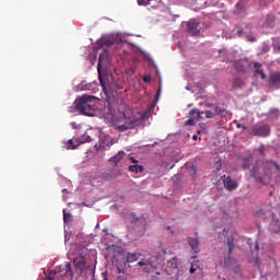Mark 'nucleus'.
I'll return each mask as SVG.
<instances>
[{"instance_id": "nucleus-1", "label": "nucleus", "mask_w": 280, "mask_h": 280, "mask_svg": "<svg viewBox=\"0 0 280 280\" xmlns=\"http://www.w3.org/2000/svg\"><path fill=\"white\" fill-rule=\"evenodd\" d=\"M74 106L81 115L93 117L95 115V96L83 95L74 101Z\"/></svg>"}, {"instance_id": "nucleus-2", "label": "nucleus", "mask_w": 280, "mask_h": 280, "mask_svg": "<svg viewBox=\"0 0 280 280\" xmlns=\"http://www.w3.org/2000/svg\"><path fill=\"white\" fill-rule=\"evenodd\" d=\"M128 220L136 232L137 237H143V235H145V226H148L145 219L138 218L136 213H130Z\"/></svg>"}, {"instance_id": "nucleus-3", "label": "nucleus", "mask_w": 280, "mask_h": 280, "mask_svg": "<svg viewBox=\"0 0 280 280\" xmlns=\"http://www.w3.org/2000/svg\"><path fill=\"white\" fill-rule=\"evenodd\" d=\"M139 124H141V118H137L133 115L128 116V114H124V124L116 125V130L118 132H126V130L137 128Z\"/></svg>"}, {"instance_id": "nucleus-4", "label": "nucleus", "mask_w": 280, "mask_h": 280, "mask_svg": "<svg viewBox=\"0 0 280 280\" xmlns=\"http://www.w3.org/2000/svg\"><path fill=\"white\" fill-rule=\"evenodd\" d=\"M185 27H186V32H187V34H189V36H199L200 22H198L197 20H190L188 22H185Z\"/></svg>"}, {"instance_id": "nucleus-5", "label": "nucleus", "mask_w": 280, "mask_h": 280, "mask_svg": "<svg viewBox=\"0 0 280 280\" xmlns=\"http://www.w3.org/2000/svg\"><path fill=\"white\" fill-rule=\"evenodd\" d=\"M249 135H254V137H268V135H270V126H254L249 131Z\"/></svg>"}, {"instance_id": "nucleus-6", "label": "nucleus", "mask_w": 280, "mask_h": 280, "mask_svg": "<svg viewBox=\"0 0 280 280\" xmlns=\"http://www.w3.org/2000/svg\"><path fill=\"white\" fill-rule=\"evenodd\" d=\"M74 264V268L75 270L79 272V275H84V272L86 271V258H84V256L79 255L77 258H74L73 260Z\"/></svg>"}, {"instance_id": "nucleus-7", "label": "nucleus", "mask_w": 280, "mask_h": 280, "mask_svg": "<svg viewBox=\"0 0 280 280\" xmlns=\"http://www.w3.org/2000/svg\"><path fill=\"white\" fill-rule=\"evenodd\" d=\"M56 273L59 277H73V270L71 269V262H66L56 268Z\"/></svg>"}, {"instance_id": "nucleus-8", "label": "nucleus", "mask_w": 280, "mask_h": 280, "mask_svg": "<svg viewBox=\"0 0 280 280\" xmlns=\"http://www.w3.org/2000/svg\"><path fill=\"white\" fill-rule=\"evenodd\" d=\"M223 185L228 191H235L237 189V180L232 178L231 176L224 175L222 177Z\"/></svg>"}, {"instance_id": "nucleus-9", "label": "nucleus", "mask_w": 280, "mask_h": 280, "mask_svg": "<svg viewBox=\"0 0 280 280\" xmlns=\"http://www.w3.org/2000/svg\"><path fill=\"white\" fill-rule=\"evenodd\" d=\"M187 244L190 246L191 253H195V255H198L200 253V241L198 238L188 237Z\"/></svg>"}, {"instance_id": "nucleus-10", "label": "nucleus", "mask_w": 280, "mask_h": 280, "mask_svg": "<svg viewBox=\"0 0 280 280\" xmlns=\"http://www.w3.org/2000/svg\"><path fill=\"white\" fill-rule=\"evenodd\" d=\"M249 68L250 62H248V60H241L235 65L236 71H240L241 73H246V71H248Z\"/></svg>"}, {"instance_id": "nucleus-11", "label": "nucleus", "mask_w": 280, "mask_h": 280, "mask_svg": "<svg viewBox=\"0 0 280 280\" xmlns=\"http://www.w3.org/2000/svg\"><path fill=\"white\" fill-rule=\"evenodd\" d=\"M137 266L140 268H143L144 272H149L150 268H152V260L150 258H141L138 262Z\"/></svg>"}, {"instance_id": "nucleus-12", "label": "nucleus", "mask_w": 280, "mask_h": 280, "mask_svg": "<svg viewBox=\"0 0 280 280\" xmlns=\"http://www.w3.org/2000/svg\"><path fill=\"white\" fill-rule=\"evenodd\" d=\"M206 107L211 108L210 110L214 117H218V115H224V109L220 108L215 104L206 103Z\"/></svg>"}, {"instance_id": "nucleus-13", "label": "nucleus", "mask_w": 280, "mask_h": 280, "mask_svg": "<svg viewBox=\"0 0 280 280\" xmlns=\"http://www.w3.org/2000/svg\"><path fill=\"white\" fill-rule=\"evenodd\" d=\"M104 60L106 62H108V49H104L98 57V63H97V71L100 73L101 69H102V62H104Z\"/></svg>"}, {"instance_id": "nucleus-14", "label": "nucleus", "mask_w": 280, "mask_h": 280, "mask_svg": "<svg viewBox=\"0 0 280 280\" xmlns=\"http://www.w3.org/2000/svg\"><path fill=\"white\" fill-rule=\"evenodd\" d=\"M141 259L140 253H128L126 256L127 264H135V261H139Z\"/></svg>"}, {"instance_id": "nucleus-15", "label": "nucleus", "mask_w": 280, "mask_h": 280, "mask_svg": "<svg viewBox=\"0 0 280 280\" xmlns=\"http://www.w3.org/2000/svg\"><path fill=\"white\" fill-rule=\"evenodd\" d=\"M255 67V71H254V75L255 78L259 77L261 78V80H266V73H264V70L261 69V63L259 62H255L254 63Z\"/></svg>"}, {"instance_id": "nucleus-16", "label": "nucleus", "mask_w": 280, "mask_h": 280, "mask_svg": "<svg viewBox=\"0 0 280 280\" xmlns=\"http://www.w3.org/2000/svg\"><path fill=\"white\" fill-rule=\"evenodd\" d=\"M196 259H198V256H192V261L190 262L189 269L190 275H194V272L200 268V261Z\"/></svg>"}, {"instance_id": "nucleus-17", "label": "nucleus", "mask_w": 280, "mask_h": 280, "mask_svg": "<svg viewBox=\"0 0 280 280\" xmlns=\"http://www.w3.org/2000/svg\"><path fill=\"white\" fill-rule=\"evenodd\" d=\"M125 156L126 152L119 151L116 155L109 159V162L114 163V165H117Z\"/></svg>"}, {"instance_id": "nucleus-18", "label": "nucleus", "mask_w": 280, "mask_h": 280, "mask_svg": "<svg viewBox=\"0 0 280 280\" xmlns=\"http://www.w3.org/2000/svg\"><path fill=\"white\" fill-rule=\"evenodd\" d=\"M279 82H280V72L271 73L269 78V84H271V86H275V84H279Z\"/></svg>"}, {"instance_id": "nucleus-19", "label": "nucleus", "mask_w": 280, "mask_h": 280, "mask_svg": "<svg viewBox=\"0 0 280 280\" xmlns=\"http://www.w3.org/2000/svg\"><path fill=\"white\" fill-rule=\"evenodd\" d=\"M226 246L229 247V254L231 255L235 250V238L233 236L226 238Z\"/></svg>"}, {"instance_id": "nucleus-20", "label": "nucleus", "mask_w": 280, "mask_h": 280, "mask_svg": "<svg viewBox=\"0 0 280 280\" xmlns=\"http://www.w3.org/2000/svg\"><path fill=\"white\" fill-rule=\"evenodd\" d=\"M191 119H202V113H200V109L194 108L189 112Z\"/></svg>"}, {"instance_id": "nucleus-21", "label": "nucleus", "mask_w": 280, "mask_h": 280, "mask_svg": "<svg viewBox=\"0 0 280 280\" xmlns=\"http://www.w3.org/2000/svg\"><path fill=\"white\" fill-rule=\"evenodd\" d=\"M143 165H139V164H133L129 166V172H133L135 174H139L141 172H143Z\"/></svg>"}, {"instance_id": "nucleus-22", "label": "nucleus", "mask_w": 280, "mask_h": 280, "mask_svg": "<svg viewBox=\"0 0 280 280\" xmlns=\"http://www.w3.org/2000/svg\"><path fill=\"white\" fill-rule=\"evenodd\" d=\"M233 89H242L244 86V80L241 78H235L232 82Z\"/></svg>"}, {"instance_id": "nucleus-23", "label": "nucleus", "mask_w": 280, "mask_h": 280, "mask_svg": "<svg viewBox=\"0 0 280 280\" xmlns=\"http://www.w3.org/2000/svg\"><path fill=\"white\" fill-rule=\"evenodd\" d=\"M265 25L266 27H272V25H275V15L272 14L267 15Z\"/></svg>"}, {"instance_id": "nucleus-24", "label": "nucleus", "mask_w": 280, "mask_h": 280, "mask_svg": "<svg viewBox=\"0 0 280 280\" xmlns=\"http://www.w3.org/2000/svg\"><path fill=\"white\" fill-rule=\"evenodd\" d=\"M110 137L109 136H104L102 139H101V148H106V145H110Z\"/></svg>"}, {"instance_id": "nucleus-25", "label": "nucleus", "mask_w": 280, "mask_h": 280, "mask_svg": "<svg viewBox=\"0 0 280 280\" xmlns=\"http://www.w3.org/2000/svg\"><path fill=\"white\" fill-rule=\"evenodd\" d=\"M187 167V172L188 174H190V176H196L197 171H196V166H194V164H186Z\"/></svg>"}, {"instance_id": "nucleus-26", "label": "nucleus", "mask_w": 280, "mask_h": 280, "mask_svg": "<svg viewBox=\"0 0 280 280\" xmlns=\"http://www.w3.org/2000/svg\"><path fill=\"white\" fill-rule=\"evenodd\" d=\"M167 266L168 268H173V269L178 268V260L176 259V257L168 260Z\"/></svg>"}, {"instance_id": "nucleus-27", "label": "nucleus", "mask_w": 280, "mask_h": 280, "mask_svg": "<svg viewBox=\"0 0 280 280\" xmlns=\"http://www.w3.org/2000/svg\"><path fill=\"white\" fill-rule=\"evenodd\" d=\"M250 163H252L250 158L243 159V168L244 170H249L250 168Z\"/></svg>"}, {"instance_id": "nucleus-28", "label": "nucleus", "mask_w": 280, "mask_h": 280, "mask_svg": "<svg viewBox=\"0 0 280 280\" xmlns=\"http://www.w3.org/2000/svg\"><path fill=\"white\" fill-rule=\"evenodd\" d=\"M71 220H72L71 213H67V211L63 210V222H65V224L71 222Z\"/></svg>"}, {"instance_id": "nucleus-29", "label": "nucleus", "mask_w": 280, "mask_h": 280, "mask_svg": "<svg viewBox=\"0 0 280 280\" xmlns=\"http://www.w3.org/2000/svg\"><path fill=\"white\" fill-rule=\"evenodd\" d=\"M105 110L107 115H115V108H113V105L110 103H107V107H105Z\"/></svg>"}, {"instance_id": "nucleus-30", "label": "nucleus", "mask_w": 280, "mask_h": 280, "mask_svg": "<svg viewBox=\"0 0 280 280\" xmlns=\"http://www.w3.org/2000/svg\"><path fill=\"white\" fill-rule=\"evenodd\" d=\"M81 143H91V136L84 135L80 138Z\"/></svg>"}, {"instance_id": "nucleus-31", "label": "nucleus", "mask_w": 280, "mask_h": 280, "mask_svg": "<svg viewBox=\"0 0 280 280\" xmlns=\"http://www.w3.org/2000/svg\"><path fill=\"white\" fill-rule=\"evenodd\" d=\"M205 115H206V119H213V117H215L213 115V112H211L210 109H207Z\"/></svg>"}, {"instance_id": "nucleus-32", "label": "nucleus", "mask_w": 280, "mask_h": 280, "mask_svg": "<svg viewBox=\"0 0 280 280\" xmlns=\"http://www.w3.org/2000/svg\"><path fill=\"white\" fill-rule=\"evenodd\" d=\"M67 149L75 150V145L73 144V141L71 139L67 141Z\"/></svg>"}, {"instance_id": "nucleus-33", "label": "nucleus", "mask_w": 280, "mask_h": 280, "mask_svg": "<svg viewBox=\"0 0 280 280\" xmlns=\"http://www.w3.org/2000/svg\"><path fill=\"white\" fill-rule=\"evenodd\" d=\"M56 275H58V273L56 272V269H55L54 271H50L48 273L47 279L48 280H54V279H56Z\"/></svg>"}, {"instance_id": "nucleus-34", "label": "nucleus", "mask_w": 280, "mask_h": 280, "mask_svg": "<svg viewBox=\"0 0 280 280\" xmlns=\"http://www.w3.org/2000/svg\"><path fill=\"white\" fill-rule=\"evenodd\" d=\"M186 126H196V120L190 117V118L186 121Z\"/></svg>"}, {"instance_id": "nucleus-35", "label": "nucleus", "mask_w": 280, "mask_h": 280, "mask_svg": "<svg viewBox=\"0 0 280 280\" xmlns=\"http://www.w3.org/2000/svg\"><path fill=\"white\" fill-rule=\"evenodd\" d=\"M130 163H133V165L139 164V161L135 159L133 156L129 158Z\"/></svg>"}, {"instance_id": "nucleus-36", "label": "nucleus", "mask_w": 280, "mask_h": 280, "mask_svg": "<svg viewBox=\"0 0 280 280\" xmlns=\"http://www.w3.org/2000/svg\"><path fill=\"white\" fill-rule=\"evenodd\" d=\"M138 4H140V5H148V2H145V0H138Z\"/></svg>"}, {"instance_id": "nucleus-37", "label": "nucleus", "mask_w": 280, "mask_h": 280, "mask_svg": "<svg viewBox=\"0 0 280 280\" xmlns=\"http://www.w3.org/2000/svg\"><path fill=\"white\" fill-rule=\"evenodd\" d=\"M236 128H243L244 130H247V127L243 124H237Z\"/></svg>"}, {"instance_id": "nucleus-38", "label": "nucleus", "mask_w": 280, "mask_h": 280, "mask_svg": "<svg viewBox=\"0 0 280 280\" xmlns=\"http://www.w3.org/2000/svg\"><path fill=\"white\" fill-rule=\"evenodd\" d=\"M244 5V2H238L237 4H236V8H238V9H242V7Z\"/></svg>"}, {"instance_id": "nucleus-39", "label": "nucleus", "mask_w": 280, "mask_h": 280, "mask_svg": "<svg viewBox=\"0 0 280 280\" xmlns=\"http://www.w3.org/2000/svg\"><path fill=\"white\" fill-rule=\"evenodd\" d=\"M143 82H150V77L144 75V77H143Z\"/></svg>"}, {"instance_id": "nucleus-40", "label": "nucleus", "mask_w": 280, "mask_h": 280, "mask_svg": "<svg viewBox=\"0 0 280 280\" xmlns=\"http://www.w3.org/2000/svg\"><path fill=\"white\" fill-rule=\"evenodd\" d=\"M273 165H275L276 170H278V172H280V166H279V164H277V162H273Z\"/></svg>"}, {"instance_id": "nucleus-41", "label": "nucleus", "mask_w": 280, "mask_h": 280, "mask_svg": "<svg viewBox=\"0 0 280 280\" xmlns=\"http://www.w3.org/2000/svg\"><path fill=\"white\" fill-rule=\"evenodd\" d=\"M100 82H101V85L103 86V89H104V80L102 79V77H100Z\"/></svg>"}, {"instance_id": "nucleus-42", "label": "nucleus", "mask_w": 280, "mask_h": 280, "mask_svg": "<svg viewBox=\"0 0 280 280\" xmlns=\"http://www.w3.org/2000/svg\"><path fill=\"white\" fill-rule=\"evenodd\" d=\"M97 45H104V43H103V40L102 39H100V40H97Z\"/></svg>"}, {"instance_id": "nucleus-43", "label": "nucleus", "mask_w": 280, "mask_h": 280, "mask_svg": "<svg viewBox=\"0 0 280 280\" xmlns=\"http://www.w3.org/2000/svg\"><path fill=\"white\" fill-rule=\"evenodd\" d=\"M192 139H194V141H197L198 140V136H192Z\"/></svg>"}, {"instance_id": "nucleus-44", "label": "nucleus", "mask_w": 280, "mask_h": 280, "mask_svg": "<svg viewBox=\"0 0 280 280\" xmlns=\"http://www.w3.org/2000/svg\"><path fill=\"white\" fill-rule=\"evenodd\" d=\"M152 280H159V278H156V276H152Z\"/></svg>"}, {"instance_id": "nucleus-45", "label": "nucleus", "mask_w": 280, "mask_h": 280, "mask_svg": "<svg viewBox=\"0 0 280 280\" xmlns=\"http://www.w3.org/2000/svg\"><path fill=\"white\" fill-rule=\"evenodd\" d=\"M160 93H161V90H159V91H158V93H156V97H159Z\"/></svg>"}, {"instance_id": "nucleus-46", "label": "nucleus", "mask_w": 280, "mask_h": 280, "mask_svg": "<svg viewBox=\"0 0 280 280\" xmlns=\"http://www.w3.org/2000/svg\"><path fill=\"white\" fill-rule=\"evenodd\" d=\"M165 229H166V231H171L172 228L171 226H166Z\"/></svg>"}, {"instance_id": "nucleus-47", "label": "nucleus", "mask_w": 280, "mask_h": 280, "mask_svg": "<svg viewBox=\"0 0 280 280\" xmlns=\"http://www.w3.org/2000/svg\"><path fill=\"white\" fill-rule=\"evenodd\" d=\"M256 250H259V245H256Z\"/></svg>"}, {"instance_id": "nucleus-48", "label": "nucleus", "mask_w": 280, "mask_h": 280, "mask_svg": "<svg viewBox=\"0 0 280 280\" xmlns=\"http://www.w3.org/2000/svg\"><path fill=\"white\" fill-rule=\"evenodd\" d=\"M171 235H174V231H171Z\"/></svg>"}, {"instance_id": "nucleus-49", "label": "nucleus", "mask_w": 280, "mask_h": 280, "mask_svg": "<svg viewBox=\"0 0 280 280\" xmlns=\"http://www.w3.org/2000/svg\"><path fill=\"white\" fill-rule=\"evenodd\" d=\"M104 280H108V279L105 277Z\"/></svg>"}, {"instance_id": "nucleus-50", "label": "nucleus", "mask_w": 280, "mask_h": 280, "mask_svg": "<svg viewBox=\"0 0 280 280\" xmlns=\"http://www.w3.org/2000/svg\"><path fill=\"white\" fill-rule=\"evenodd\" d=\"M156 275H161L160 272H156Z\"/></svg>"}]
</instances>
